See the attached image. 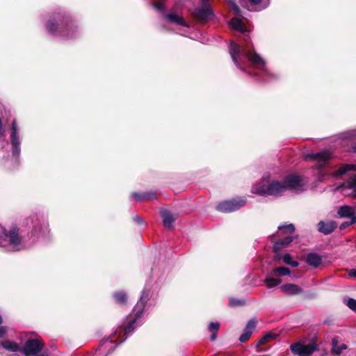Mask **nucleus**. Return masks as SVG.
Masks as SVG:
<instances>
[{"instance_id": "f257e3e1", "label": "nucleus", "mask_w": 356, "mask_h": 356, "mask_svg": "<svg viewBox=\"0 0 356 356\" xmlns=\"http://www.w3.org/2000/svg\"><path fill=\"white\" fill-rule=\"evenodd\" d=\"M232 8L238 15L233 17L230 21L231 26L243 34V40L245 45H240L234 42H231L229 51L232 61L235 65L244 72L252 76H259L264 81H270L276 77L266 67V61L254 50L250 49L248 44L250 36L248 30L240 18V9L232 0H229Z\"/></svg>"}, {"instance_id": "f03ea898", "label": "nucleus", "mask_w": 356, "mask_h": 356, "mask_svg": "<svg viewBox=\"0 0 356 356\" xmlns=\"http://www.w3.org/2000/svg\"><path fill=\"white\" fill-rule=\"evenodd\" d=\"M149 296L150 289L145 286L142 291L140 300L133 309L135 315L134 318L129 321L126 327H119L108 338L102 340L95 352V356H106L117 347L115 343L116 340L121 337L122 334H123L124 338L120 341V343L123 342L129 335L131 334L135 329L134 325L138 326L141 323L140 318L143 314L146 304L149 300Z\"/></svg>"}, {"instance_id": "7ed1b4c3", "label": "nucleus", "mask_w": 356, "mask_h": 356, "mask_svg": "<svg viewBox=\"0 0 356 356\" xmlns=\"http://www.w3.org/2000/svg\"><path fill=\"white\" fill-rule=\"evenodd\" d=\"M332 157V152L327 149L307 156V158L316 161L315 168L317 170L318 179L320 181H323L330 177L338 179L349 171L356 170V164L346 163L342 165L338 170L331 172L329 164Z\"/></svg>"}, {"instance_id": "20e7f679", "label": "nucleus", "mask_w": 356, "mask_h": 356, "mask_svg": "<svg viewBox=\"0 0 356 356\" xmlns=\"http://www.w3.org/2000/svg\"><path fill=\"white\" fill-rule=\"evenodd\" d=\"M48 33L63 40L72 39L79 34L76 22L69 15L54 14L46 24Z\"/></svg>"}, {"instance_id": "39448f33", "label": "nucleus", "mask_w": 356, "mask_h": 356, "mask_svg": "<svg viewBox=\"0 0 356 356\" xmlns=\"http://www.w3.org/2000/svg\"><path fill=\"white\" fill-rule=\"evenodd\" d=\"M34 242H28L19 234V229L13 226L8 230L1 229L0 247L7 252H15L26 248Z\"/></svg>"}, {"instance_id": "423d86ee", "label": "nucleus", "mask_w": 356, "mask_h": 356, "mask_svg": "<svg viewBox=\"0 0 356 356\" xmlns=\"http://www.w3.org/2000/svg\"><path fill=\"white\" fill-rule=\"evenodd\" d=\"M286 191L283 181L270 178L269 174H265L261 181L252 188L253 193L261 195L280 196Z\"/></svg>"}, {"instance_id": "0eeeda50", "label": "nucleus", "mask_w": 356, "mask_h": 356, "mask_svg": "<svg viewBox=\"0 0 356 356\" xmlns=\"http://www.w3.org/2000/svg\"><path fill=\"white\" fill-rule=\"evenodd\" d=\"M245 203V198L242 197L225 200L220 202L216 206V209L225 213L233 212L243 207Z\"/></svg>"}, {"instance_id": "6e6552de", "label": "nucleus", "mask_w": 356, "mask_h": 356, "mask_svg": "<svg viewBox=\"0 0 356 356\" xmlns=\"http://www.w3.org/2000/svg\"><path fill=\"white\" fill-rule=\"evenodd\" d=\"M19 133V129L18 127L17 121L15 120H13L12 122L10 140L13 156L16 158L19 157L21 152L20 138Z\"/></svg>"}, {"instance_id": "1a4fd4ad", "label": "nucleus", "mask_w": 356, "mask_h": 356, "mask_svg": "<svg viewBox=\"0 0 356 356\" xmlns=\"http://www.w3.org/2000/svg\"><path fill=\"white\" fill-rule=\"evenodd\" d=\"M290 350L294 355L309 356L318 350V346L315 343L304 345L300 342H296L290 346Z\"/></svg>"}, {"instance_id": "9d476101", "label": "nucleus", "mask_w": 356, "mask_h": 356, "mask_svg": "<svg viewBox=\"0 0 356 356\" xmlns=\"http://www.w3.org/2000/svg\"><path fill=\"white\" fill-rule=\"evenodd\" d=\"M27 224L32 226V234L34 236L44 234L48 232V224L46 220L37 215L29 218Z\"/></svg>"}, {"instance_id": "9b49d317", "label": "nucleus", "mask_w": 356, "mask_h": 356, "mask_svg": "<svg viewBox=\"0 0 356 356\" xmlns=\"http://www.w3.org/2000/svg\"><path fill=\"white\" fill-rule=\"evenodd\" d=\"M284 186L286 190H291L295 192H302L305 188V183L303 182L301 177L294 175H291L285 177L283 180Z\"/></svg>"}, {"instance_id": "f8f14e48", "label": "nucleus", "mask_w": 356, "mask_h": 356, "mask_svg": "<svg viewBox=\"0 0 356 356\" xmlns=\"http://www.w3.org/2000/svg\"><path fill=\"white\" fill-rule=\"evenodd\" d=\"M193 15L200 22H204L207 21L213 16V12L209 3L202 1L201 6L194 10Z\"/></svg>"}, {"instance_id": "ddd939ff", "label": "nucleus", "mask_w": 356, "mask_h": 356, "mask_svg": "<svg viewBox=\"0 0 356 356\" xmlns=\"http://www.w3.org/2000/svg\"><path fill=\"white\" fill-rule=\"evenodd\" d=\"M42 343L38 339L28 340L21 348V353L26 356H33L42 349Z\"/></svg>"}, {"instance_id": "4468645a", "label": "nucleus", "mask_w": 356, "mask_h": 356, "mask_svg": "<svg viewBox=\"0 0 356 356\" xmlns=\"http://www.w3.org/2000/svg\"><path fill=\"white\" fill-rule=\"evenodd\" d=\"M346 196L356 197V174L352 175L346 182L337 188Z\"/></svg>"}, {"instance_id": "2eb2a0df", "label": "nucleus", "mask_w": 356, "mask_h": 356, "mask_svg": "<svg viewBox=\"0 0 356 356\" xmlns=\"http://www.w3.org/2000/svg\"><path fill=\"white\" fill-rule=\"evenodd\" d=\"M257 321L255 318L249 320L244 328L243 333L240 336L239 341L241 343L247 341L252 336L254 329L256 328Z\"/></svg>"}, {"instance_id": "dca6fc26", "label": "nucleus", "mask_w": 356, "mask_h": 356, "mask_svg": "<svg viewBox=\"0 0 356 356\" xmlns=\"http://www.w3.org/2000/svg\"><path fill=\"white\" fill-rule=\"evenodd\" d=\"M247 9L250 11H261L270 4V0H248Z\"/></svg>"}, {"instance_id": "f3484780", "label": "nucleus", "mask_w": 356, "mask_h": 356, "mask_svg": "<svg viewBox=\"0 0 356 356\" xmlns=\"http://www.w3.org/2000/svg\"><path fill=\"white\" fill-rule=\"evenodd\" d=\"M165 18L171 23H175L184 27L189 28V24L184 20V19L177 14L175 9H172L170 13L164 15Z\"/></svg>"}, {"instance_id": "a211bd4d", "label": "nucleus", "mask_w": 356, "mask_h": 356, "mask_svg": "<svg viewBox=\"0 0 356 356\" xmlns=\"http://www.w3.org/2000/svg\"><path fill=\"white\" fill-rule=\"evenodd\" d=\"M337 227V224L334 221H320L318 224V230L327 235L334 232Z\"/></svg>"}, {"instance_id": "6ab92c4d", "label": "nucleus", "mask_w": 356, "mask_h": 356, "mask_svg": "<svg viewBox=\"0 0 356 356\" xmlns=\"http://www.w3.org/2000/svg\"><path fill=\"white\" fill-rule=\"evenodd\" d=\"M305 261L308 265L313 268L319 267L323 262L322 257L315 252H310L307 254L305 257Z\"/></svg>"}, {"instance_id": "aec40b11", "label": "nucleus", "mask_w": 356, "mask_h": 356, "mask_svg": "<svg viewBox=\"0 0 356 356\" xmlns=\"http://www.w3.org/2000/svg\"><path fill=\"white\" fill-rule=\"evenodd\" d=\"M337 214L341 218H353L356 216L355 208L348 205L340 207L337 210Z\"/></svg>"}, {"instance_id": "412c9836", "label": "nucleus", "mask_w": 356, "mask_h": 356, "mask_svg": "<svg viewBox=\"0 0 356 356\" xmlns=\"http://www.w3.org/2000/svg\"><path fill=\"white\" fill-rule=\"evenodd\" d=\"M280 289L282 292L290 296L298 295L302 292V289L294 284H283L280 286Z\"/></svg>"}, {"instance_id": "4be33fe9", "label": "nucleus", "mask_w": 356, "mask_h": 356, "mask_svg": "<svg viewBox=\"0 0 356 356\" xmlns=\"http://www.w3.org/2000/svg\"><path fill=\"white\" fill-rule=\"evenodd\" d=\"M161 216L165 227L169 229H172V223L175 220V218L173 215L169 211L163 210L161 212Z\"/></svg>"}, {"instance_id": "5701e85b", "label": "nucleus", "mask_w": 356, "mask_h": 356, "mask_svg": "<svg viewBox=\"0 0 356 356\" xmlns=\"http://www.w3.org/2000/svg\"><path fill=\"white\" fill-rule=\"evenodd\" d=\"M293 240L291 236H287L282 239L278 240L274 245V249L279 250L286 246H287Z\"/></svg>"}, {"instance_id": "b1692460", "label": "nucleus", "mask_w": 356, "mask_h": 356, "mask_svg": "<svg viewBox=\"0 0 356 356\" xmlns=\"http://www.w3.org/2000/svg\"><path fill=\"white\" fill-rule=\"evenodd\" d=\"M1 346L6 350L11 352H21V348L15 342L5 341L1 343Z\"/></svg>"}, {"instance_id": "393cba45", "label": "nucleus", "mask_w": 356, "mask_h": 356, "mask_svg": "<svg viewBox=\"0 0 356 356\" xmlns=\"http://www.w3.org/2000/svg\"><path fill=\"white\" fill-rule=\"evenodd\" d=\"M332 352L335 354H340L343 351V350H345L347 348V346L344 343L339 344L337 339H333L332 341Z\"/></svg>"}, {"instance_id": "a878e982", "label": "nucleus", "mask_w": 356, "mask_h": 356, "mask_svg": "<svg viewBox=\"0 0 356 356\" xmlns=\"http://www.w3.org/2000/svg\"><path fill=\"white\" fill-rule=\"evenodd\" d=\"M290 274V270L286 267H278L270 272L272 276H284Z\"/></svg>"}, {"instance_id": "bb28decb", "label": "nucleus", "mask_w": 356, "mask_h": 356, "mask_svg": "<svg viewBox=\"0 0 356 356\" xmlns=\"http://www.w3.org/2000/svg\"><path fill=\"white\" fill-rule=\"evenodd\" d=\"M264 282L270 289L276 286L281 283L280 280L275 279L273 276L270 275V273L266 277Z\"/></svg>"}, {"instance_id": "cd10ccee", "label": "nucleus", "mask_w": 356, "mask_h": 356, "mask_svg": "<svg viewBox=\"0 0 356 356\" xmlns=\"http://www.w3.org/2000/svg\"><path fill=\"white\" fill-rule=\"evenodd\" d=\"M165 1V0H155L152 6L157 11L164 13L165 10V6L164 5Z\"/></svg>"}, {"instance_id": "c85d7f7f", "label": "nucleus", "mask_w": 356, "mask_h": 356, "mask_svg": "<svg viewBox=\"0 0 356 356\" xmlns=\"http://www.w3.org/2000/svg\"><path fill=\"white\" fill-rule=\"evenodd\" d=\"M278 229L284 234H293L295 232V227L293 224L279 226Z\"/></svg>"}, {"instance_id": "c756f323", "label": "nucleus", "mask_w": 356, "mask_h": 356, "mask_svg": "<svg viewBox=\"0 0 356 356\" xmlns=\"http://www.w3.org/2000/svg\"><path fill=\"white\" fill-rule=\"evenodd\" d=\"M283 261L285 264L291 265L293 267H297L299 265L298 261H292V257L289 254H285L283 256Z\"/></svg>"}, {"instance_id": "7c9ffc66", "label": "nucleus", "mask_w": 356, "mask_h": 356, "mask_svg": "<svg viewBox=\"0 0 356 356\" xmlns=\"http://www.w3.org/2000/svg\"><path fill=\"white\" fill-rule=\"evenodd\" d=\"M114 298L115 302L118 303H124L127 300L126 294L122 291L115 293Z\"/></svg>"}, {"instance_id": "2f4dec72", "label": "nucleus", "mask_w": 356, "mask_h": 356, "mask_svg": "<svg viewBox=\"0 0 356 356\" xmlns=\"http://www.w3.org/2000/svg\"><path fill=\"white\" fill-rule=\"evenodd\" d=\"M245 302L244 300L236 299L234 298H229V304L231 307L243 306L245 305Z\"/></svg>"}, {"instance_id": "473e14b6", "label": "nucleus", "mask_w": 356, "mask_h": 356, "mask_svg": "<svg viewBox=\"0 0 356 356\" xmlns=\"http://www.w3.org/2000/svg\"><path fill=\"white\" fill-rule=\"evenodd\" d=\"M220 327V323L218 322H211L208 326V329L211 332H218Z\"/></svg>"}, {"instance_id": "72a5a7b5", "label": "nucleus", "mask_w": 356, "mask_h": 356, "mask_svg": "<svg viewBox=\"0 0 356 356\" xmlns=\"http://www.w3.org/2000/svg\"><path fill=\"white\" fill-rule=\"evenodd\" d=\"M348 307L352 310L356 312V300L353 298H348L346 300Z\"/></svg>"}, {"instance_id": "f704fd0d", "label": "nucleus", "mask_w": 356, "mask_h": 356, "mask_svg": "<svg viewBox=\"0 0 356 356\" xmlns=\"http://www.w3.org/2000/svg\"><path fill=\"white\" fill-rule=\"evenodd\" d=\"M356 223V216H353V218H352L350 219V222H343L341 225H340V229H346V227H348V226L351 225H353Z\"/></svg>"}, {"instance_id": "c9c22d12", "label": "nucleus", "mask_w": 356, "mask_h": 356, "mask_svg": "<svg viewBox=\"0 0 356 356\" xmlns=\"http://www.w3.org/2000/svg\"><path fill=\"white\" fill-rule=\"evenodd\" d=\"M144 201L153 200L156 199V193L153 192L143 193Z\"/></svg>"}, {"instance_id": "e433bc0d", "label": "nucleus", "mask_w": 356, "mask_h": 356, "mask_svg": "<svg viewBox=\"0 0 356 356\" xmlns=\"http://www.w3.org/2000/svg\"><path fill=\"white\" fill-rule=\"evenodd\" d=\"M263 337L266 340V342H268L270 340L275 339L277 337V334H275L273 332H269L266 333Z\"/></svg>"}, {"instance_id": "4c0bfd02", "label": "nucleus", "mask_w": 356, "mask_h": 356, "mask_svg": "<svg viewBox=\"0 0 356 356\" xmlns=\"http://www.w3.org/2000/svg\"><path fill=\"white\" fill-rule=\"evenodd\" d=\"M131 195L137 201H144L143 193H134Z\"/></svg>"}, {"instance_id": "58836bf2", "label": "nucleus", "mask_w": 356, "mask_h": 356, "mask_svg": "<svg viewBox=\"0 0 356 356\" xmlns=\"http://www.w3.org/2000/svg\"><path fill=\"white\" fill-rule=\"evenodd\" d=\"M266 342V340L265 339V338H264V337H262L257 342V346L259 347L263 344H265Z\"/></svg>"}, {"instance_id": "ea45409f", "label": "nucleus", "mask_w": 356, "mask_h": 356, "mask_svg": "<svg viewBox=\"0 0 356 356\" xmlns=\"http://www.w3.org/2000/svg\"><path fill=\"white\" fill-rule=\"evenodd\" d=\"M134 221H135L136 222H137L138 224H140V225H142V224H143V223H144L143 220L141 218H140L139 216H136V217H135V218H134Z\"/></svg>"}, {"instance_id": "a19ab883", "label": "nucleus", "mask_w": 356, "mask_h": 356, "mask_svg": "<svg viewBox=\"0 0 356 356\" xmlns=\"http://www.w3.org/2000/svg\"><path fill=\"white\" fill-rule=\"evenodd\" d=\"M348 275L353 277H356V270L355 269H350L348 271Z\"/></svg>"}, {"instance_id": "79ce46f5", "label": "nucleus", "mask_w": 356, "mask_h": 356, "mask_svg": "<svg viewBox=\"0 0 356 356\" xmlns=\"http://www.w3.org/2000/svg\"><path fill=\"white\" fill-rule=\"evenodd\" d=\"M6 332V329L5 327H0V337H2Z\"/></svg>"}, {"instance_id": "37998d69", "label": "nucleus", "mask_w": 356, "mask_h": 356, "mask_svg": "<svg viewBox=\"0 0 356 356\" xmlns=\"http://www.w3.org/2000/svg\"><path fill=\"white\" fill-rule=\"evenodd\" d=\"M217 337V332H211V335L210 337V340L213 341L216 340Z\"/></svg>"}, {"instance_id": "c03bdc74", "label": "nucleus", "mask_w": 356, "mask_h": 356, "mask_svg": "<svg viewBox=\"0 0 356 356\" xmlns=\"http://www.w3.org/2000/svg\"><path fill=\"white\" fill-rule=\"evenodd\" d=\"M350 136L352 137H356V129L351 131Z\"/></svg>"}, {"instance_id": "a18cd8bd", "label": "nucleus", "mask_w": 356, "mask_h": 356, "mask_svg": "<svg viewBox=\"0 0 356 356\" xmlns=\"http://www.w3.org/2000/svg\"><path fill=\"white\" fill-rule=\"evenodd\" d=\"M353 150L356 152V144L353 146Z\"/></svg>"}, {"instance_id": "49530a36", "label": "nucleus", "mask_w": 356, "mask_h": 356, "mask_svg": "<svg viewBox=\"0 0 356 356\" xmlns=\"http://www.w3.org/2000/svg\"><path fill=\"white\" fill-rule=\"evenodd\" d=\"M202 1H207V2H209V0H202Z\"/></svg>"}]
</instances>
